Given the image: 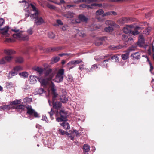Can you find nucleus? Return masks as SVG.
I'll return each mask as SVG.
<instances>
[{
	"mask_svg": "<svg viewBox=\"0 0 154 154\" xmlns=\"http://www.w3.org/2000/svg\"><path fill=\"white\" fill-rule=\"evenodd\" d=\"M27 0H23L22 1H19V3L25 2V5L24 6L25 11L26 13L25 14L26 18L29 16L30 13L28 9L29 7H31L34 13L31 14L30 17L32 19H35L34 23L36 25H40L44 23L43 19L41 17L39 16V11L36 9L35 6L32 4H29L27 2Z\"/></svg>",
	"mask_w": 154,
	"mask_h": 154,
	"instance_id": "1",
	"label": "nucleus"
},
{
	"mask_svg": "<svg viewBox=\"0 0 154 154\" xmlns=\"http://www.w3.org/2000/svg\"><path fill=\"white\" fill-rule=\"evenodd\" d=\"M64 70L63 69H60L57 72L54 80L56 82H62L63 79Z\"/></svg>",
	"mask_w": 154,
	"mask_h": 154,
	"instance_id": "2",
	"label": "nucleus"
},
{
	"mask_svg": "<svg viewBox=\"0 0 154 154\" xmlns=\"http://www.w3.org/2000/svg\"><path fill=\"white\" fill-rule=\"evenodd\" d=\"M9 29V26H6L0 29V32L2 34L3 38L5 39V42H10L9 34L8 33Z\"/></svg>",
	"mask_w": 154,
	"mask_h": 154,
	"instance_id": "3",
	"label": "nucleus"
},
{
	"mask_svg": "<svg viewBox=\"0 0 154 154\" xmlns=\"http://www.w3.org/2000/svg\"><path fill=\"white\" fill-rule=\"evenodd\" d=\"M21 31L19 33L13 34V37L20 40L28 41L29 38L28 35H23L21 33Z\"/></svg>",
	"mask_w": 154,
	"mask_h": 154,
	"instance_id": "4",
	"label": "nucleus"
},
{
	"mask_svg": "<svg viewBox=\"0 0 154 154\" xmlns=\"http://www.w3.org/2000/svg\"><path fill=\"white\" fill-rule=\"evenodd\" d=\"M4 53L6 56L0 59V64H4L5 63L6 61H10V50H5Z\"/></svg>",
	"mask_w": 154,
	"mask_h": 154,
	"instance_id": "5",
	"label": "nucleus"
},
{
	"mask_svg": "<svg viewBox=\"0 0 154 154\" xmlns=\"http://www.w3.org/2000/svg\"><path fill=\"white\" fill-rule=\"evenodd\" d=\"M60 113L61 117H58L56 118V119L57 122H61L62 121H66L67 114L66 112L64 110H60Z\"/></svg>",
	"mask_w": 154,
	"mask_h": 154,
	"instance_id": "6",
	"label": "nucleus"
},
{
	"mask_svg": "<svg viewBox=\"0 0 154 154\" xmlns=\"http://www.w3.org/2000/svg\"><path fill=\"white\" fill-rule=\"evenodd\" d=\"M27 113L30 115L33 116L35 117H39V116L34 110L32 109L31 106L28 105L26 106Z\"/></svg>",
	"mask_w": 154,
	"mask_h": 154,
	"instance_id": "7",
	"label": "nucleus"
},
{
	"mask_svg": "<svg viewBox=\"0 0 154 154\" xmlns=\"http://www.w3.org/2000/svg\"><path fill=\"white\" fill-rule=\"evenodd\" d=\"M88 18L83 15H80L79 16L78 19H76L75 21L77 23H80L81 21L86 22L88 20Z\"/></svg>",
	"mask_w": 154,
	"mask_h": 154,
	"instance_id": "8",
	"label": "nucleus"
},
{
	"mask_svg": "<svg viewBox=\"0 0 154 154\" xmlns=\"http://www.w3.org/2000/svg\"><path fill=\"white\" fill-rule=\"evenodd\" d=\"M49 88L53 94L54 95V98L56 97L57 94L56 92V89L55 85L52 82L50 85Z\"/></svg>",
	"mask_w": 154,
	"mask_h": 154,
	"instance_id": "9",
	"label": "nucleus"
},
{
	"mask_svg": "<svg viewBox=\"0 0 154 154\" xmlns=\"http://www.w3.org/2000/svg\"><path fill=\"white\" fill-rule=\"evenodd\" d=\"M45 74L46 76H49V79L51 80L54 76V72H52L51 69H49L46 70Z\"/></svg>",
	"mask_w": 154,
	"mask_h": 154,
	"instance_id": "10",
	"label": "nucleus"
},
{
	"mask_svg": "<svg viewBox=\"0 0 154 154\" xmlns=\"http://www.w3.org/2000/svg\"><path fill=\"white\" fill-rule=\"evenodd\" d=\"M37 79L41 83V85L42 86L46 85L48 81L47 79L44 78L42 77L38 78Z\"/></svg>",
	"mask_w": 154,
	"mask_h": 154,
	"instance_id": "11",
	"label": "nucleus"
},
{
	"mask_svg": "<svg viewBox=\"0 0 154 154\" xmlns=\"http://www.w3.org/2000/svg\"><path fill=\"white\" fill-rule=\"evenodd\" d=\"M21 69V68L20 66H17L14 68L11 72H10V74L13 76H14L17 75L18 71Z\"/></svg>",
	"mask_w": 154,
	"mask_h": 154,
	"instance_id": "12",
	"label": "nucleus"
},
{
	"mask_svg": "<svg viewBox=\"0 0 154 154\" xmlns=\"http://www.w3.org/2000/svg\"><path fill=\"white\" fill-rule=\"evenodd\" d=\"M131 57L134 60L139 59L140 57V54L139 52L132 53L131 55Z\"/></svg>",
	"mask_w": 154,
	"mask_h": 154,
	"instance_id": "13",
	"label": "nucleus"
},
{
	"mask_svg": "<svg viewBox=\"0 0 154 154\" xmlns=\"http://www.w3.org/2000/svg\"><path fill=\"white\" fill-rule=\"evenodd\" d=\"M38 78L35 76L30 75L29 77V81L31 84H34L37 82Z\"/></svg>",
	"mask_w": 154,
	"mask_h": 154,
	"instance_id": "14",
	"label": "nucleus"
},
{
	"mask_svg": "<svg viewBox=\"0 0 154 154\" xmlns=\"http://www.w3.org/2000/svg\"><path fill=\"white\" fill-rule=\"evenodd\" d=\"M145 40L143 35H140L139 37L138 44L140 46L143 45L144 43Z\"/></svg>",
	"mask_w": 154,
	"mask_h": 154,
	"instance_id": "15",
	"label": "nucleus"
},
{
	"mask_svg": "<svg viewBox=\"0 0 154 154\" xmlns=\"http://www.w3.org/2000/svg\"><path fill=\"white\" fill-rule=\"evenodd\" d=\"M53 105V107L57 110L60 109L62 106L61 103L60 102L58 101L54 103Z\"/></svg>",
	"mask_w": 154,
	"mask_h": 154,
	"instance_id": "16",
	"label": "nucleus"
},
{
	"mask_svg": "<svg viewBox=\"0 0 154 154\" xmlns=\"http://www.w3.org/2000/svg\"><path fill=\"white\" fill-rule=\"evenodd\" d=\"M66 121H63L62 123L60 122V124L64 128L67 130L69 129L70 128V126L69 125L68 123L66 122Z\"/></svg>",
	"mask_w": 154,
	"mask_h": 154,
	"instance_id": "17",
	"label": "nucleus"
},
{
	"mask_svg": "<svg viewBox=\"0 0 154 154\" xmlns=\"http://www.w3.org/2000/svg\"><path fill=\"white\" fill-rule=\"evenodd\" d=\"M132 28V26L130 25L129 26H127L125 27H124L123 29V31L124 33L126 34H128L130 32L131 29L130 28Z\"/></svg>",
	"mask_w": 154,
	"mask_h": 154,
	"instance_id": "18",
	"label": "nucleus"
},
{
	"mask_svg": "<svg viewBox=\"0 0 154 154\" xmlns=\"http://www.w3.org/2000/svg\"><path fill=\"white\" fill-rule=\"evenodd\" d=\"M33 69L38 72L40 75L42 73L44 70V69L38 67H35L33 68Z\"/></svg>",
	"mask_w": 154,
	"mask_h": 154,
	"instance_id": "19",
	"label": "nucleus"
},
{
	"mask_svg": "<svg viewBox=\"0 0 154 154\" xmlns=\"http://www.w3.org/2000/svg\"><path fill=\"white\" fill-rule=\"evenodd\" d=\"M25 108V107L24 105H19L16 106L15 109L17 111L21 112L24 110Z\"/></svg>",
	"mask_w": 154,
	"mask_h": 154,
	"instance_id": "20",
	"label": "nucleus"
},
{
	"mask_svg": "<svg viewBox=\"0 0 154 154\" xmlns=\"http://www.w3.org/2000/svg\"><path fill=\"white\" fill-rule=\"evenodd\" d=\"M128 20L126 18H122L118 20V23L119 24H123L128 22Z\"/></svg>",
	"mask_w": 154,
	"mask_h": 154,
	"instance_id": "21",
	"label": "nucleus"
},
{
	"mask_svg": "<svg viewBox=\"0 0 154 154\" xmlns=\"http://www.w3.org/2000/svg\"><path fill=\"white\" fill-rule=\"evenodd\" d=\"M63 15L67 18H71L73 17V14L71 12H68L66 14H63Z\"/></svg>",
	"mask_w": 154,
	"mask_h": 154,
	"instance_id": "22",
	"label": "nucleus"
},
{
	"mask_svg": "<svg viewBox=\"0 0 154 154\" xmlns=\"http://www.w3.org/2000/svg\"><path fill=\"white\" fill-rule=\"evenodd\" d=\"M103 38H99L95 42V45L97 46H99L102 45L103 41Z\"/></svg>",
	"mask_w": 154,
	"mask_h": 154,
	"instance_id": "23",
	"label": "nucleus"
},
{
	"mask_svg": "<svg viewBox=\"0 0 154 154\" xmlns=\"http://www.w3.org/2000/svg\"><path fill=\"white\" fill-rule=\"evenodd\" d=\"M19 75L21 77L26 78H27L29 75L28 73L26 72H22L20 73Z\"/></svg>",
	"mask_w": 154,
	"mask_h": 154,
	"instance_id": "24",
	"label": "nucleus"
},
{
	"mask_svg": "<svg viewBox=\"0 0 154 154\" xmlns=\"http://www.w3.org/2000/svg\"><path fill=\"white\" fill-rule=\"evenodd\" d=\"M110 60V58H109L108 59H106L105 60H104L103 62V63L101 64V66L102 67H103V68L107 67L108 66V63H107V62Z\"/></svg>",
	"mask_w": 154,
	"mask_h": 154,
	"instance_id": "25",
	"label": "nucleus"
},
{
	"mask_svg": "<svg viewBox=\"0 0 154 154\" xmlns=\"http://www.w3.org/2000/svg\"><path fill=\"white\" fill-rule=\"evenodd\" d=\"M129 53L127 52L125 54H122L121 56V57L123 60H125L129 57Z\"/></svg>",
	"mask_w": 154,
	"mask_h": 154,
	"instance_id": "26",
	"label": "nucleus"
},
{
	"mask_svg": "<svg viewBox=\"0 0 154 154\" xmlns=\"http://www.w3.org/2000/svg\"><path fill=\"white\" fill-rule=\"evenodd\" d=\"M68 68L69 69H71L75 67V65L72 61L69 62L67 64Z\"/></svg>",
	"mask_w": 154,
	"mask_h": 154,
	"instance_id": "27",
	"label": "nucleus"
},
{
	"mask_svg": "<svg viewBox=\"0 0 154 154\" xmlns=\"http://www.w3.org/2000/svg\"><path fill=\"white\" fill-rule=\"evenodd\" d=\"M105 24L107 25H111L114 26L115 23L114 22L110 20H108L106 21Z\"/></svg>",
	"mask_w": 154,
	"mask_h": 154,
	"instance_id": "28",
	"label": "nucleus"
},
{
	"mask_svg": "<svg viewBox=\"0 0 154 154\" xmlns=\"http://www.w3.org/2000/svg\"><path fill=\"white\" fill-rule=\"evenodd\" d=\"M78 34L80 36L82 37H85L86 36L85 32L83 30L79 31L78 32Z\"/></svg>",
	"mask_w": 154,
	"mask_h": 154,
	"instance_id": "29",
	"label": "nucleus"
},
{
	"mask_svg": "<svg viewBox=\"0 0 154 154\" xmlns=\"http://www.w3.org/2000/svg\"><path fill=\"white\" fill-rule=\"evenodd\" d=\"M83 149L85 152H88L90 150V146L87 144H85L83 146Z\"/></svg>",
	"mask_w": 154,
	"mask_h": 154,
	"instance_id": "30",
	"label": "nucleus"
},
{
	"mask_svg": "<svg viewBox=\"0 0 154 154\" xmlns=\"http://www.w3.org/2000/svg\"><path fill=\"white\" fill-rule=\"evenodd\" d=\"M68 100V99L66 96H63L60 97V101L63 103H66Z\"/></svg>",
	"mask_w": 154,
	"mask_h": 154,
	"instance_id": "31",
	"label": "nucleus"
},
{
	"mask_svg": "<svg viewBox=\"0 0 154 154\" xmlns=\"http://www.w3.org/2000/svg\"><path fill=\"white\" fill-rule=\"evenodd\" d=\"M15 61L17 63H20L23 61V59L21 57H18L16 58Z\"/></svg>",
	"mask_w": 154,
	"mask_h": 154,
	"instance_id": "32",
	"label": "nucleus"
},
{
	"mask_svg": "<svg viewBox=\"0 0 154 154\" xmlns=\"http://www.w3.org/2000/svg\"><path fill=\"white\" fill-rule=\"evenodd\" d=\"M104 30L106 32H112V31L113 30V28L112 27L108 26L106 27L104 29Z\"/></svg>",
	"mask_w": 154,
	"mask_h": 154,
	"instance_id": "33",
	"label": "nucleus"
},
{
	"mask_svg": "<svg viewBox=\"0 0 154 154\" xmlns=\"http://www.w3.org/2000/svg\"><path fill=\"white\" fill-rule=\"evenodd\" d=\"M104 14V11L103 10L100 9L97 11L96 12V14L97 15H101Z\"/></svg>",
	"mask_w": 154,
	"mask_h": 154,
	"instance_id": "34",
	"label": "nucleus"
},
{
	"mask_svg": "<svg viewBox=\"0 0 154 154\" xmlns=\"http://www.w3.org/2000/svg\"><path fill=\"white\" fill-rule=\"evenodd\" d=\"M21 101V100H17L14 101L12 102H10V105L11 104L13 105H16L20 103Z\"/></svg>",
	"mask_w": 154,
	"mask_h": 154,
	"instance_id": "35",
	"label": "nucleus"
},
{
	"mask_svg": "<svg viewBox=\"0 0 154 154\" xmlns=\"http://www.w3.org/2000/svg\"><path fill=\"white\" fill-rule=\"evenodd\" d=\"M60 59L59 57H54L51 60V63H54L57 62Z\"/></svg>",
	"mask_w": 154,
	"mask_h": 154,
	"instance_id": "36",
	"label": "nucleus"
},
{
	"mask_svg": "<svg viewBox=\"0 0 154 154\" xmlns=\"http://www.w3.org/2000/svg\"><path fill=\"white\" fill-rule=\"evenodd\" d=\"M111 59L113 60L116 62H118L119 59L117 55H115L111 57Z\"/></svg>",
	"mask_w": 154,
	"mask_h": 154,
	"instance_id": "37",
	"label": "nucleus"
},
{
	"mask_svg": "<svg viewBox=\"0 0 154 154\" xmlns=\"http://www.w3.org/2000/svg\"><path fill=\"white\" fill-rule=\"evenodd\" d=\"M130 33L133 35L135 36L139 34V32L138 30H137L135 29L134 31L131 30Z\"/></svg>",
	"mask_w": 154,
	"mask_h": 154,
	"instance_id": "38",
	"label": "nucleus"
},
{
	"mask_svg": "<svg viewBox=\"0 0 154 154\" xmlns=\"http://www.w3.org/2000/svg\"><path fill=\"white\" fill-rule=\"evenodd\" d=\"M48 36L51 38H53L55 37V34L52 32H49L48 33Z\"/></svg>",
	"mask_w": 154,
	"mask_h": 154,
	"instance_id": "39",
	"label": "nucleus"
},
{
	"mask_svg": "<svg viewBox=\"0 0 154 154\" xmlns=\"http://www.w3.org/2000/svg\"><path fill=\"white\" fill-rule=\"evenodd\" d=\"M47 6L49 8L52 9L56 10V7L50 4H47Z\"/></svg>",
	"mask_w": 154,
	"mask_h": 154,
	"instance_id": "40",
	"label": "nucleus"
},
{
	"mask_svg": "<svg viewBox=\"0 0 154 154\" xmlns=\"http://www.w3.org/2000/svg\"><path fill=\"white\" fill-rule=\"evenodd\" d=\"M124 47V46H122L121 45H119L117 46L113 47L112 48V49L115 50V49H120Z\"/></svg>",
	"mask_w": 154,
	"mask_h": 154,
	"instance_id": "41",
	"label": "nucleus"
},
{
	"mask_svg": "<svg viewBox=\"0 0 154 154\" xmlns=\"http://www.w3.org/2000/svg\"><path fill=\"white\" fill-rule=\"evenodd\" d=\"M99 65H97L96 64H94L92 66L91 70H96L97 69L99 68Z\"/></svg>",
	"mask_w": 154,
	"mask_h": 154,
	"instance_id": "42",
	"label": "nucleus"
},
{
	"mask_svg": "<svg viewBox=\"0 0 154 154\" xmlns=\"http://www.w3.org/2000/svg\"><path fill=\"white\" fill-rule=\"evenodd\" d=\"M44 92V89L42 88H40L37 91V94H40L43 93Z\"/></svg>",
	"mask_w": 154,
	"mask_h": 154,
	"instance_id": "43",
	"label": "nucleus"
},
{
	"mask_svg": "<svg viewBox=\"0 0 154 154\" xmlns=\"http://www.w3.org/2000/svg\"><path fill=\"white\" fill-rule=\"evenodd\" d=\"M32 30L33 28L32 27H30L27 30V33L29 35H31L33 33Z\"/></svg>",
	"mask_w": 154,
	"mask_h": 154,
	"instance_id": "44",
	"label": "nucleus"
},
{
	"mask_svg": "<svg viewBox=\"0 0 154 154\" xmlns=\"http://www.w3.org/2000/svg\"><path fill=\"white\" fill-rule=\"evenodd\" d=\"M57 50V48H50L47 49V51L48 52H50L51 51H55Z\"/></svg>",
	"mask_w": 154,
	"mask_h": 154,
	"instance_id": "45",
	"label": "nucleus"
},
{
	"mask_svg": "<svg viewBox=\"0 0 154 154\" xmlns=\"http://www.w3.org/2000/svg\"><path fill=\"white\" fill-rule=\"evenodd\" d=\"M9 105H5L2 106V109L3 110H5L7 109H9Z\"/></svg>",
	"mask_w": 154,
	"mask_h": 154,
	"instance_id": "46",
	"label": "nucleus"
},
{
	"mask_svg": "<svg viewBox=\"0 0 154 154\" xmlns=\"http://www.w3.org/2000/svg\"><path fill=\"white\" fill-rule=\"evenodd\" d=\"M72 61L75 65L76 64L79 63H80L82 62V61L81 60H72Z\"/></svg>",
	"mask_w": 154,
	"mask_h": 154,
	"instance_id": "47",
	"label": "nucleus"
},
{
	"mask_svg": "<svg viewBox=\"0 0 154 154\" xmlns=\"http://www.w3.org/2000/svg\"><path fill=\"white\" fill-rule=\"evenodd\" d=\"M68 78L67 79V80L68 81V82L70 83V82H72L73 81V78L72 76L68 75Z\"/></svg>",
	"mask_w": 154,
	"mask_h": 154,
	"instance_id": "48",
	"label": "nucleus"
},
{
	"mask_svg": "<svg viewBox=\"0 0 154 154\" xmlns=\"http://www.w3.org/2000/svg\"><path fill=\"white\" fill-rule=\"evenodd\" d=\"M112 15L111 11H108L104 13L102 15L103 17H104L106 16H109Z\"/></svg>",
	"mask_w": 154,
	"mask_h": 154,
	"instance_id": "49",
	"label": "nucleus"
},
{
	"mask_svg": "<svg viewBox=\"0 0 154 154\" xmlns=\"http://www.w3.org/2000/svg\"><path fill=\"white\" fill-rule=\"evenodd\" d=\"M97 0H87V3L88 4H90L91 3L96 2Z\"/></svg>",
	"mask_w": 154,
	"mask_h": 154,
	"instance_id": "50",
	"label": "nucleus"
},
{
	"mask_svg": "<svg viewBox=\"0 0 154 154\" xmlns=\"http://www.w3.org/2000/svg\"><path fill=\"white\" fill-rule=\"evenodd\" d=\"M56 22L59 25H62L63 24V23L60 20H57L56 21Z\"/></svg>",
	"mask_w": 154,
	"mask_h": 154,
	"instance_id": "51",
	"label": "nucleus"
},
{
	"mask_svg": "<svg viewBox=\"0 0 154 154\" xmlns=\"http://www.w3.org/2000/svg\"><path fill=\"white\" fill-rule=\"evenodd\" d=\"M59 133L60 134L63 135L65 134V132L63 130L61 129H59Z\"/></svg>",
	"mask_w": 154,
	"mask_h": 154,
	"instance_id": "52",
	"label": "nucleus"
},
{
	"mask_svg": "<svg viewBox=\"0 0 154 154\" xmlns=\"http://www.w3.org/2000/svg\"><path fill=\"white\" fill-rule=\"evenodd\" d=\"M62 29L63 31H65L67 29V26L66 25L63 26L62 27Z\"/></svg>",
	"mask_w": 154,
	"mask_h": 154,
	"instance_id": "53",
	"label": "nucleus"
},
{
	"mask_svg": "<svg viewBox=\"0 0 154 154\" xmlns=\"http://www.w3.org/2000/svg\"><path fill=\"white\" fill-rule=\"evenodd\" d=\"M29 100H32V99L31 98L26 97L23 99L24 101L26 102V103L29 101Z\"/></svg>",
	"mask_w": 154,
	"mask_h": 154,
	"instance_id": "54",
	"label": "nucleus"
},
{
	"mask_svg": "<svg viewBox=\"0 0 154 154\" xmlns=\"http://www.w3.org/2000/svg\"><path fill=\"white\" fill-rule=\"evenodd\" d=\"M4 23V20L3 18H0V26H2Z\"/></svg>",
	"mask_w": 154,
	"mask_h": 154,
	"instance_id": "55",
	"label": "nucleus"
},
{
	"mask_svg": "<svg viewBox=\"0 0 154 154\" xmlns=\"http://www.w3.org/2000/svg\"><path fill=\"white\" fill-rule=\"evenodd\" d=\"M92 6L100 7L102 6V4H98L94 3V4H92Z\"/></svg>",
	"mask_w": 154,
	"mask_h": 154,
	"instance_id": "56",
	"label": "nucleus"
},
{
	"mask_svg": "<svg viewBox=\"0 0 154 154\" xmlns=\"http://www.w3.org/2000/svg\"><path fill=\"white\" fill-rule=\"evenodd\" d=\"M149 65H150V71L151 72V71L153 69V66H152V63H151L150 62V61H149ZM152 73V72H151Z\"/></svg>",
	"mask_w": 154,
	"mask_h": 154,
	"instance_id": "57",
	"label": "nucleus"
},
{
	"mask_svg": "<svg viewBox=\"0 0 154 154\" xmlns=\"http://www.w3.org/2000/svg\"><path fill=\"white\" fill-rule=\"evenodd\" d=\"M43 120H44L46 121V122L47 123H48V119L47 117L45 116H43L42 117V119Z\"/></svg>",
	"mask_w": 154,
	"mask_h": 154,
	"instance_id": "58",
	"label": "nucleus"
},
{
	"mask_svg": "<svg viewBox=\"0 0 154 154\" xmlns=\"http://www.w3.org/2000/svg\"><path fill=\"white\" fill-rule=\"evenodd\" d=\"M127 36L125 35H122V38L124 40H125L127 38Z\"/></svg>",
	"mask_w": 154,
	"mask_h": 154,
	"instance_id": "59",
	"label": "nucleus"
},
{
	"mask_svg": "<svg viewBox=\"0 0 154 154\" xmlns=\"http://www.w3.org/2000/svg\"><path fill=\"white\" fill-rule=\"evenodd\" d=\"M53 111H52V109H51V110L50 112H48V113L49 114H50V117H51L53 115Z\"/></svg>",
	"mask_w": 154,
	"mask_h": 154,
	"instance_id": "60",
	"label": "nucleus"
},
{
	"mask_svg": "<svg viewBox=\"0 0 154 154\" xmlns=\"http://www.w3.org/2000/svg\"><path fill=\"white\" fill-rule=\"evenodd\" d=\"M87 5H86L85 4H82L80 5V7H82L83 8H86Z\"/></svg>",
	"mask_w": 154,
	"mask_h": 154,
	"instance_id": "61",
	"label": "nucleus"
},
{
	"mask_svg": "<svg viewBox=\"0 0 154 154\" xmlns=\"http://www.w3.org/2000/svg\"><path fill=\"white\" fill-rule=\"evenodd\" d=\"M93 6H92V5H87L86 8L88 9H92L93 8L92 7Z\"/></svg>",
	"mask_w": 154,
	"mask_h": 154,
	"instance_id": "62",
	"label": "nucleus"
},
{
	"mask_svg": "<svg viewBox=\"0 0 154 154\" xmlns=\"http://www.w3.org/2000/svg\"><path fill=\"white\" fill-rule=\"evenodd\" d=\"M73 132H74L75 133V134H76L77 136L79 135V133L78 131L76 130H74Z\"/></svg>",
	"mask_w": 154,
	"mask_h": 154,
	"instance_id": "63",
	"label": "nucleus"
},
{
	"mask_svg": "<svg viewBox=\"0 0 154 154\" xmlns=\"http://www.w3.org/2000/svg\"><path fill=\"white\" fill-rule=\"evenodd\" d=\"M136 48V47L134 46H131L130 48V50H134Z\"/></svg>",
	"mask_w": 154,
	"mask_h": 154,
	"instance_id": "64",
	"label": "nucleus"
}]
</instances>
